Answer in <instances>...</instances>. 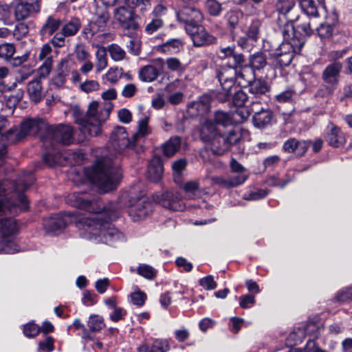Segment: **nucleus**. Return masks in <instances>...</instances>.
Masks as SVG:
<instances>
[{"mask_svg":"<svg viewBox=\"0 0 352 352\" xmlns=\"http://www.w3.org/2000/svg\"><path fill=\"white\" fill-rule=\"evenodd\" d=\"M54 349V339L51 336L47 337L44 341L38 343V351L52 352Z\"/></svg>","mask_w":352,"mask_h":352,"instance_id":"0e129e2a","label":"nucleus"},{"mask_svg":"<svg viewBox=\"0 0 352 352\" xmlns=\"http://www.w3.org/2000/svg\"><path fill=\"white\" fill-rule=\"evenodd\" d=\"M88 327L92 331H98L104 327V323L102 317L93 315L89 317Z\"/></svg>","mask_w":352,"mask_h":352,"instance_id":"603ef678","label":"nucleus"},{"mask_svg":"<svg viewBox=\"0 0 352 352\" xmlns=\"http://www.w3.org/2000/svg\"><path fill=\"white\" fill-rule=\"evenodd\" d=\"M311 142L305 140L298 141L295 138L287 140L283 146L285 152L295 153L297 156H302L310 146Z\"/></svg>","mask_w":352,"mask_h":352,"instance_id":"5701e85b","label":"nucleus"},{"mask_svg":"<svg viewBox=\"0 0 352 352\" xmlns=\"http://www.w3.org/2000/svg\"><path fill=\"white\" fill-rule=\"evenodd\" d=\"M196 46H203L215 42V37L210 35L201 24L197 26H189L186 32Z\"/></svg>","mask_w":352,"mask_h":352,"instance_id":"a211bd4d","label":"nucleus"},{"mask_svg":"<svg viewBox=\"0 0 352 352\" xmlns=\"http://www.w3.org/2000/svg\"><path fill=\"white\" fill-rule=\"evenodd\" d=\"M338 21V16L333 13L331 16L326 19V21L321 23L316 30L321 38H329L332 36L333 28Z\"/></svg>","mask_w":352,"mask_h":352,"instance_id":"2f4dec72","label":"nucleus"},{"mask_svg":"<svg viewBox=\"0 0 352 352\" xmlns=\"http://www.w3.org/2000/svg\"><path fill=\"white\" fill-rule=\"evenodd\" d=\"M295 3L292 0H278L276 8V10L287 19V21H293L296 19L294 14Z\"/></svg>","mask_w":352,"mask_h":352,"instance_id":"473e14b6","label":"nucleus"},{"mask_svg":"<svg viewBox=\"0 0 352 352\" xmlns=\"http://www.w3.org/2000/svg\"><path fill=\"white\" fill-rule=\"evenodd\" d=\"M300 51L301 48L297 50L291 41L283 40L279 48L272 54L274 64L280 67L287 66L291 63L294 54H298Z\"/></svg>","mask_w":352,"mask_h":352,"instance_id":"f8f14e48","label":"nucleus"},{"mask_svg":"<svg viewBox=\"0 0 352 352\" xmlns=\"http://www.w3.org/2000/svg\"><path fill=\"white\" fill-rule=\"evenodd\" d=\"M199 284L206 290L214 289L217 287V283L212 275H208L200 279Z\"/></svg>","mask_w":352,"mask_h":352,"instance_id":"338daca9","label":"nucleus"},{"mask_svg":"<svg viewBox=\"0 0 352 352\" xmlns=\"http://www.w3.org/2000/svg\"><path fill=\"white\" fill-rule=\"evenodd\" d=\"M169 350V346L166 341L156 340L151 346V352H166Z\"/></svg>","mask_w":352,"mask_h":352,"instance_id":"e2e57ef3","label":"nucleus"},{"mask_svg":"<svg viewBox=\"0 0 352 352\" xmlns=\"http://www.w3.org/2000/svg\"><path fill=\"white\" fill-rule=\"evenodd\" d=\"M16 52L13 44L5 43L0 45V58L10 61Z\"/></svg>","mask_w":352,"mask_h":352,"instance_id":"a18cd8bd","label":"nucleus"},{"mask_svg":"<svg viewBox=\"0 0 352 352\" xmlns=\"http://www.w3.org/2000/svg\"><path fill=\"white\" fill-rule=\"evenodd\" d=\"M80 219H86L78 212H65L53 215L44 221V226L48 231L55 232L64 228L67 224L74 223L78 228V223Z\"/></svg>","mask_w":352,"mask_h":352,"instance_id":"9d476101","label":"nucleus"},{"mask_svg":"<svg viewBox=\"0 0 352 352\" xmlns=\"http://www.w3.org/2000/svg\"><path fill=\"white\" fill-rule=\"evenodd\" d=\"M113 16L120 25L124 29L136 30L138 28V23L135 21V14L130 9L124 6H120L115 9Z\"/></svg>","mask_w":352,"mask_h":352,"instance_id":"f3484780","label":"nucleus"},{"mask_svg":"<svg viewBox=\"0 0 352 352\" xmlns=\"http://www.w3.org/2000/svg\"><path fill=\"white\" fill-rule=\"evenodd\" d=\"M137 272L139 275L149 280L153 279L156 276V270L146 264L140 265L137 268Z\"/></svg>","mask_w":352,"mask_h":352,"instance_id":"864d4df0","label":"nucleus"},{"mask_svg":"<svg viewBox=\"0 0 352 352\" xmlns=\"http://www.w3.org/2000/svg\"><path fill=\"white\" fill-rule=\"evenodd\" d=\"M157 201L164 208L173 211H182L184 208L180 201V196L177 192L166 191L157 197Z\"/></svg>","mask_w":352,"mask_h":352,"instance_id":"6ab92c4d","label":"nucleus"},{"mask_svg":"<svg viewBox=\"0 0 352 352\" xmlns=\"http://www.w3.org/2000/svg\"><path fill=\"white\" fill-rule=\"evenodd\" d=\"M163 171V164L161 159L158 157L152 158L148 166V179L153 182H158L162 177Z\"/></svg>","mask_w":352,"mask_h":352,"instance_id":"c85d7f7f","label":"nucleus"},{"mask_svg":"<svg viewBox=\"0 0 352 352\" xmlns=\"http://www.w3.org/2000/svg\"><path fill=\"white\" fill-rule=\"evenodd\" d=\"M151 211L152 204L145 197L129 201L128 213L134 221L141 220Z\"/></svg>","mask_w":352,"mask_h":352,"instance_id":"4468645a","label":"nucleus"},{"mask_svg":"<svg viewBox=\"0 0 352 352\" xmlns=\"http://www.w3.org/2000/svg\"><path fill=\"white\" fill-rule=\"evenodd\" d=\"M232 124V120L229 113L217 111L213 120H207L203 122L200 138L210 145L214 154L221 155L241 138V134L233 129L229 130L228 133L224 131Z\"/></svg>","mask_w":352,"mask_h":352,"instance_id":"20e7f679","label":"nucleus"},{"mask_svg":"<svg viewBox=\"0 0 352 352\" xmlns=\"http://www.w3.org/2000/svg\"><path fill=\"white\" fill-rule=\"evenodd\" d=\"M48 140L64 145H69L74 141L73 128L69 125L64 124L49 125L46 137L42 138V141L46 146H47Z\"/></svg>","mask_w":352,"mask_h":352,"instance_id":"1a4fd4ad","label":"nucleus"},{"mask_svg":"<svg viewBox=\"0 0 352 352\" xmlns=\"http://www.w3.org/2000/svg\"><path fill=\"white\" fill-rule=\"evenodd\" d=\"M184 47L180 39L174 38L166 41L158 47V50L166 54H176L180 52Z\"/></svg>","mask_w":352,"mask_h":352,"instance_id":"c9c22d12","label":"nucleus"},{"mask_svg":"<svg viewBox=\"0 0 352 352\" xmlns=\"http://www.w3.org/2000/svg\"><path fill=\"white\" fill-rule=\"evenodd\" d=\"M38 0H24L18 3L14 8V17L16 21H23L34 14L40 12Z\"/></svg>","mask_w":352,"mask_h":352,"instance_id":"dca6fc26","label":"nucleus"},{"mask_svg":"<svg viewBox=\"0 0 352 352\" xmlns=\"http://www.w3.org/2000/svg\"><path fill=\"white\" fill-rule=\"evenodd\" d=\"M21 127H12L1 135V142L2 144H14L24 139Z\"/></svg>","mask_w":352,"mask_h":352,"instance_id":"72a5a7b5","label":"nucleus"},{"mask_svg":"<svg viewBox=\"0 0 352 352\" xmlns=\"http://www.w3.org/2000/svg\"><path fill=\"white\" fill-rule=\"evenodd\" d=\"M66 201L89 212L86 219H80L78 223L82 237L109 245L124 240L123 234L110 223L119 217L120 205L111 203L104 206L100 200L83 192L69 194Z\"/></svg>","mask_w":352,"mask_h":352,"instance_id":"f257e3e1","label":"nucleus"},{"mask_svg":"<svg viewBox=\"0 0 352 352\" xmlns=\"http://www.w3.org/2000/svg\"><path fill=\"white\" fill-rule=\"evenodd\" d=\"M211 100V97L207 94H204L199 98V100L195 103L199 113L203 115L210 111Z\"/></svg>","mask_w":352,"mask_h":352,"instance_id":"c03bdc74","label":"nucleus"},{"mask_svg":"<svg viewBox=\"0 0 352 352\" xmlns=\"http://www.w3.org/2000/svg\"><path fill=\"white\" fill-rule=\"evenodd\" d=\"M292 181V177L287 176L285 179H280L276 176L270 177L267 180V184L271 186H277L280 188L285 187L288 183Z\"/></svg>","mask_w":352,"mask_h":352,"instance_id":"bf43d9fd","label":"nucleus"},{"mask_svg":"<svg viewBox=\"0 0 352 352\" xmlns=\"http://www.w3.org/2000/svg\"><path fill=\"white\" fill-rule=\"evenodd\" d=\"M342 67V64L339 62H334L328 65L324 69L322 75L324 82L329 85L337 83Z\"/></svg>","mask_w":352,"mask_h":352,"instance_id":"a878e982","label":"nucleus"},{"mask_svg":"<svg viewBox=\"0 0 352 352\" xmlns=\"http://www.w3.org/2000/svg\"><path fill=\"white\" fill-rule=\"evenodd\" d=\"M180 146L181 138L178 136L172 137L163 146L164 154L171 157L179 151Z\"/></svg>","mask_w":352,"mask_h":352,"instance_id":"4c0bfd02","label":"nucleus"},{"mask_svg":"<svg viewBox=\"0 0 352 352\" xmlns=\"http://www.w3.org/2000/svg\"><path fill=\"white\" fill-rule=\"evenodd\" d=\"M248 96L243 91L239 90L233 96V103L236 107H243L248 101Z\"/></svg>","mask_w":352,"mask_h":352,"instance_id":"69168bd1","label":"nucleus"},{"mask_svg":"<svg viewBox=\"0 0 352 352\" xmlns=\"http://www.w3.org/2000/svg\"><path fill=\"white\" fill-rule=\"evenodd\" d=\"M109 19V12L106 10L105 8L95 9L93 19L89 23V28L85 30V33H89L91 36H94L98 33L101 32L96 36V38L100 43L113 40V35L111 34L103 32L107 28Z\"/></svg>","mask_w":352,"mask_h":352,"instance_id":"6e6552de","label":"nucleus"},{"mask_svg":"<svg viewBox=\"0 0 352 352\" xmlns=\"http://www.w3.org/2000/svg\"><path fill=\"white\" fill-rule=\"evenodd\" d=\"M336 298L338 301L345 302L352 300V286L338 292Z\"/></svg>","mask_w":352,"mask_h":352,"instance_id":"774afa93","label":"nucleus"},{"mask_svg":"<svg viewBox=\"0 0 352 352\" xmlns=\"http://www.w3.org/2000/svg\"><path fill=\"white\" fill-rule=\"evenodd\" d=\"M23 98V92L18 91L15 94L6 96V98L3 99V102H6V106L12 111Z\"/></svg>","mask_w":352,"mask_h":352,"instance_id":"09e8293b","label":"nucleus"},{"mask_svg":"<svg viewBox=\"0 0 352 352\" xmlns=\"http://www.w3.org/2000/svg\"><path fill=\"white\" fill-rule=\"evenodd\" d=\"M268 194V190L265 189H256L250 190L243 194V197L246 200L254 201L263 199Z\"/></svg>","mask_w":352,"mask_h":352,"instance_id":"3c124183","label":"nucleus"},{"mask_svg":"<svg viewBox=\"0 0 352 352\" xmlns=\"http://www.w3.org/2000/svg\"><path fill=\"white\" fill-rule=\"evenodd\" d=\"M250 64L252 67H250L252 70L263 69L267 65V60L265 56L262 53H257L251 57Z\"/></svg>","mask_w":352,"mask_h":352,"instance_id":"49530a36","label":"nucleus"},{"mask_svg":"<svg viewBox=\"0 0 352 352\" xmlns=\"http://www.w3.org/2000/svg\"><path fill=\"white\" fill-rule=\"evenodd\" d=\"M111 109L110 104L99 107L98 102L93 101L89 104L86 115L75 110L76 122L80 126L82 133L97 136L101 132V124L109 118Z\"/></svg>","mask_w":352,"mask_h":352,"instance_id":"423d86ee","label":"nucleus"},{"mask_svg":"<svg viewBox=\"0 0 352 352\" xmlns=\"http://www.w3.org/2000/svg\"><path fill=\"white\" fill-rule=\"evenodd\" d=\"M252 110L254 112L253 123L256 128L263 129L272 123L273 113L270 109L261 108V110L257 111L253 107Z\"/></svg>","mask_w":352,"mask_h":352,"instance_id":"393cba45","label":"nucleus"},{"mask_svg":"<svg viewBox=\"0 0 352 352\" xmlns=\"http://www.w3.org/2000/svg\"><path fill=\"white\" fill-rule=\"evenodd\" d=\"M206 8L208 12L214 16H219L222 10L221 4L217 0H207Z\"/></svg>","mask_w":352,"mask_h":352,"instance_id":"5fc2aeb1","label":"nucleus"},{"mask_svg":"<svg viewBox=\"0 0 352 352\" xmlns=\"http://www.w3.org/2000/svg\"><path fill=\"white\" fill-rule=\"evenodd\" d=\"M281 22L282 20L279 19V32L284 41H291L297 50L302 49L306 38L314 33L310 21H304L296 27H294L292 21Z\"/></svg>","mask_w":352,"mask_h":352,"instance_id":"0eeeda50","label":"nucleus"},{"mask_svg":"<svg viewBox=\"0 0 352 352\" xmlns=\"http://www.w3.org/2000/svg\"><path fill=\"white\" fill-rule=\"evenodd\" d=\"M48 126L44 120L39 118H34L24 120L21 123L20 127L25 138L28 135L40 134L42 139L43 137H46Z\"/></svg>","mask_w":352,"mask_h":352,"instance_id":"ddd939ff","label":"nucleus"},{"mask_svg":"<svg viewBox=\"0 0 352 352\" xmlns=\"http://www.w3.org/2000/svg\"><path fill=\"white\" fill-rule=\"evenodd\" d=\"M34 181L31 174L25 178L20 179L18 182L12 184L14 195L16 197L14 202H11L8 197L0 199V217L3 215L15 214L19 210H25L28 207V201L23 192ZM19 230L15 219L12 217L0 218V254H13L19 251V248L14 242V237Z\"/></svg>","mask_w":352,"mask_h":352,"instance_id":"f03ea898","label":"nucleus"},{"mask_svg":"<svg viewBox=\"0 0 352 352\" xmlns=\"http://www.w3.org/2000/svg\"><path fill=\"white\" fill-rule=\"evenodd\" d=\"M80 27V20L75 18L64 24L61 28V32L67 37L73 36L79 31Z\"/></svg>","mask_w":352,"mask_h":352,"instance_id":"58836bf2","label":"nucleus"},{"mask_svg":"<svg viewBox=\"0 0 352 352\" xmlns=\"http://www.w3.org/2000/svg\"><path fill=\"white\" fill-rule=\"evenodd\" d=\"M177 19L185 24V30L189 26H197L201 24L204 15L200 10L195 7H183L177 14Z\"/></svg>","mask_w":352,"mask_h":352,"instance_id":"2eb2a0df","label":"nucleus"},{"mask_svg":"<svg viewBox=\"0 0 352 352\" xmlns=\"http://www.w3.org/2000/svg\"><path fill=\"white\" fill-rule=\"evenodd\" d=\"M41 331V327L33 322L28 323L23 328V333L26 337L33 338Z\"/></svg>","mask_w":352,"mask_h":352,"instance_id":"680f3d73","label":"nucleus"},{"mask_svg":"<svg viewBox=\"0 0 352 352\" xmlns=\"http://www.w3.org/2000/svg\"><path fill=\"white\" fill-rule=\"evenodd\" d=\"M224 18L230 30L234 36L236 34L234 30L237 28L240 29L241 32L245 31V24L246 23L248 17L242 11L239 10H229L226 14Z\"/></svg>","mask_w":352,"mask_h":352,"instance_id":"aec40b11","label":"nucleus"},{"mask_svg":"<svg viewBox=\"0 0 352 352\" xmlns=\"http://www.w3.org/2000/svg\"><path fill=\"white\" fill-rule=\"evenodd\" d=\"M61 21L59 19L49 16L39 30V34L43 38L51 36L59 29Z\"/></svg>","mask_w":352,"mask_h":352,"instance_id":"7c9ffc66","label":"nucleus"},{"mask_svg":"<svg viewBox=\"0 0 352 352\" xmlns=\"http://www.w3.org/2000/svg\"><path fill=\"white\" fill-rule=\"evenodd\" d=\"M164 25V21L160 16H151L150 20L146 23L144 31L148 34H152Z\"/></svg>","mask_w":352,"mask_h":352,"instance_id":"79ce46f5","label":"nucleus"},{"mask_svg":"<svg viewBox=\"0 0 352 352\" xmlns=\"http://www.w3.org/2000/svg\"><path fill=\"white\" fill-rule=\"evenodd\" d=\"M166 64L168 69L176 72H183L185 67L177 58H168L166 60Z\"/></svg>","mask_w":352,"mask_h":352,"instance_id":"13d9d810","label":"nucleus"},{"mask_svg":"<svg viewBox=\"0 0 352 352\" xmlns=\"http://www.w3.org/2000/svg\"><path fill=\"white\" fill-rule=\"evenodd\" d=\"M111 58L116 61L123 60L126 56L125 51L117 44H111L108 47Z\"/></svg>","mask_w":352,"mask_h":352,"instance_id":"de8ad7c7","label":"nucleus"},{"mask_svg":"<svg viewBox=\"0 0 352 352\" xmlns=\"http://www.w3.org/2000/svg\"><path fill=\"white\" fill-rule=\"evenodd\" d=\"M29 32V27L25 23H19L14 27L13 36L17 40H21L25 37Z\"/></svg>","mask_w":352,"mask_h":352,"instance_id":"6e6d98bb","label":"nucleus"},{"mask_svg":"<svg viewBox=\"0 0 352 352\" xmlns=\"http://www.w3.org/2000/svg\"><path fill=\"white\" fill-rule=\"evenodd\" d=\"M241 86H248L249 92L255 96L263 95L268 91L269 87L267 82L263 79H255L254 73L252 69V78L250 80H243Z\"/></svg>","mask_w":352,"mask_h":352,"instance_id":"b1692460","label":"nucleus"},{"mask_svg":"<svg viewBox=\"0 0 352 352\" xmlns=\"http://www.w3.org/2000/svg\"><path fill=\"white\" fill-rule=\"evenodd\" d=\"M84 172L90 182L104 192L115 189L122 177L115 155L111 154L109 156L102 154L90 168H85Z\"/></svg>","mask_w":352,"mask_h":352,"instance_id":"39448f33","label":"nucleus"},{"mask_svg":"<svg viewBox=\"0 0 352 352\" xmlns=\"http://www.w3.org/2000/svg\"><path fill=\"white\" fill-rule=\"evenodd\" d=\"M11 9L6 3H0V21L4 25L11 24Z\"/></svg>","mask_w":352,"mask_h":352,"instance_id":"4d7b16f0","label":"nucleus"},{"mask_svg":"<svg viewBox=\"0 0 352 352\" xmlns=\"http://www.w3.org/2000/svg\"><path fill=\"white\" fill-rule=\"evenodd\" d=\"M138 76L142 81L152 82L157 79L159 76V72L154 66L147 65L140 69Z\"/></svg>","mask_w":352,"mask_h":352,"instance_id":"e433bc0d","label":"nucleus"},{"mask_svg":"<svg viewBox=\"0 0 352 352\" xmlns=\"http://www.w3.org/2000/svg\"><path fill=\"white\" fill-rule=\"evenodd\" d=\"M42 65L38 69V74L40 77L45 78L51 72L52 68V57L43 58Z\"/></svg>","mask_w":352,"mask_h":352,"instance_id":"8fccbe9b","label":"nucleus"},{"mask_svg":"<svg viewBox=\"0 0 352 352\" xmlns=\"http://www.w3.org/2000/svg\"><path fill=\"white\" fill-rule=\"evenodd\" d=\"M325 138L329 144L335 148L342 146L346 142V138L344 133L340 128L333 123H329L328 125Z\"/></svg>","mask_w":352,"mask_h":352,"instance_id":"4be33fe9","label":"nucleus"},{"mask_svg":"<svg viewBox=\"0 0 352 352\" xmlns=\"http://www.w3.org/2000/svg\"><path fill=\"white\" fill-rule=\"evenodd\" d=\"M318 4H320L324 9H326L323 0H318V3L314 0H300L299 1L302 11L309 17L319 16Z\"/></svg>","mask_w":352,"mask_h":352,"instance_id":"cd10ccee","label":"nucleus"},{"mask_svg":"<svg viewBox=\"0 0 352 352\" xmlns=\"http://www.w3.org/2000/svg\"><path fill=\"white\" fill-rule=\"evenodd\" d=\"M109 143L111 146L117 151H122L126 148H131L136 151H139L137 148L133 137L129 139L128 133L124 127L118 126L113 130Z\"/></svg>","mask_w":352,"mask_h":352,"instance_id":"9b49d317","label":"nucleus"},{"mask_svg":"<svg viewBox=\"0 0 352 352\" xmlns=\"http://www.w3.org/2000/svg\"><path fill=\"white\" fill-rule=\"evenodd\" d=\"M31 74H32V71L30 67H28L25 66L21 67L16 72V77H15V79H16L15 84L16 82H18V83L23 82L25 80H26L27 79H28L30 78Z\"/></svg>","mask_w":352,"mask_h":352,"instance_id":"052dcab7","label":"nucleus"},{"mask_svg":"<svg viewBox=\"0 0 352 352\" xmlns=\"http://www.w3.org/2000/svg\"><path fill=\"white\" fill-rule=\"evenodd\" d=\"M107 50L104 47H98L96 52V70L98 73L101 72L107 66Z\"/></svg>","mask_w":352,"mask_h":352,"instance_id":"ea45409f","label":"nucleus"},{"mask_svg":"<svg viewBox=\"0 0 352 352\" xmlns=\"http://www.w3.org/2000/svg\"><path fill=\"white\" fill-rule=\"evenodd\" d=\"M261 22L258 19H254L245 31V35L248 38L251 39L254 41H256L259 36L260 27Z\"/></svg>","mask_w":352,"mask_h":352,"instance_id":"37998d69","label":"nucleus"},{"mask_svg":"<svg viewBox=\"0 0 352 352\" xmlns=\"http://www.w3.org/2000/svg\"><path fill=\"white\" fill-rule=\"evenodd\" d=\"M219 57L223 61L217 73V77L221 86V91L217 94L219 100L224 102L231 95L235 81L241 85L243 80H250L252 69L245 64L244 56L234 51V48L227 47L221 48Z\"/></svg>","mask_w":352,"mask_h":352,"instance_id":"7ed1b4c3","label":"nucleus"},{"mask_svg":"<svg viewBox=\"0 0 352 352\" xmlns=\"http://www.w3.org/2000/svg\"><path fill=\"white\" fill-rule=\"evenodd\" d=\"M149 117L144 116L138 122V131L133 135L137 148L142 147L143 139L152 133V129L148 125Z\"/></svg>","mask_w":352,"mask_h":352,"instance_id":"bb28decb","label":"nucleus"},{"mask_svg":"<svg viewBox=\"0 0 352 352\" xmlns=\"http://www.w3.org/2000/svg\"><path fill=\"white\" fill-rule=\"evenodd\" d=\"M186 164L187 162L184 159H179L173 162V175L176 183L179 184L182 182L181 175L186 169Z\"/></svg>","mask_w":352,"mask_h":352,"instance_id":"a19ab883","label":"nucleus"},{"mask_svg":"<svg viewBox=\"0 0 352 352\" xmlns=\"http://www.w3.org/2000/svg\"><path fill=\"white\" fill-rule=\"evenodd\" d=\"M27 92L32 101L35 103L39 102L44 97L41 81L36 78L28 82Z\"/></svg>","mask_w":352,"mask_h":352,"instance_id":"c756f323","label":"nucleus"},{"mask_svg":"<svg viewBox=\"0 0 352 352\" xmlns=\"http://www.w3.org/2000/svg\"><path fill=\"white\" fill-rule=\"evenodd\" d=\"M183 190L186 193V197L190 199L200 198L204 192V190L199 187L198 182L196 181L186 182L183 186Z\"/></svg>","mask_w":352,"mask_h":352,"instance_id":"f704fd0d","label":"nucleus"},{"mask_svg":"<svg viewBox=\"0 0 352 352\" xmlns=\"http://www.w3.org/2000/svg\"><path fill=\"white\" fill-rule=\"evenodd\" d=\"M322 327H319L316 323L309 322L302 327H299L292 332L289 337V339L293 340L296 344L302 342L303 339L307 335L313 336L314 338H318L320 334V331Z\"/></svg>","mask_w":352,"mask_h":352,"instance_id":"412c9836","label":"nucleus"}]
</instances>
